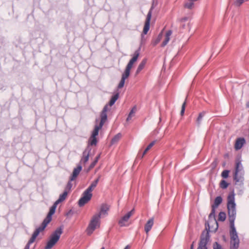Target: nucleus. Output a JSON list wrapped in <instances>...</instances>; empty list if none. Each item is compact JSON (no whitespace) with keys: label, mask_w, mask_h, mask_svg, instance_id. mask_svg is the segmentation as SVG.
I'll return each instance as SVG.
<instances>
[{"label":"nucleus","mask_w":249,"mask_h":249,"mask_svg":"<svg viewBox=\"0 0 249 249\" xmlns=\"http://www.w3.org/2000/svg\"><path fill=\"white\" fill-rule=\"evenodd\" d=\"M63 233V228L60 227L57 228L50 235L44 249H52L59 241Z\"/></svg>","instance_id":"7ed1b4c3"},{"label":"nucleus","mask_w":249,"mask_h":249,"mask_svg":"<svg viewBox=\"0 0 249 249\" xmlns=\"http://www.w3.org/2000/svg\"><path fill=\"white\" fill-rule=\"evenodd\" d=\"M169 40L170 38L165 37L164 40L162 42L161 44V47H164L165 45H166L168 43Z\"/></svg>","instance_id":"e433bc0d"},{"label":"nucleus","mask_w":249,"mask_h":249,"mask_svg":"<svg viewBox=\"0 0 249 249\" xmlns=\"http://www.w3.org/2000/svg\"><path fill=\"white\" fill-rule=\"evenodd\" d=\"M210 227L208 229L206 228V229L203 231L197 249H208L207 245L210 239Z\"/></svg>","instance_id":"39448f33"},{"label":"nucleus","mask_w":249,"mask_h":249,"mask_svg":"<svg viewBox=\"0 0 249 249\" xmlns=\"http://www.w3.org/2000/svg\"><path fill=\"white\" fill-rule=\"evenodd\" d=\"M226 218V214L225 212H221L218 214V220L220 221H224Z\"/></svg>","instance_id":"cd10ccee"},{"label":"nucleus","mask_w":249,"mask_h":249,"mask_svg":"<svg viewBox=\"0 0 249 249\" xmlns=\"http://www.w3.org/2000/svg\"><path fill=\"white\" fill-rule=\"evenodd\" d=\"M30 246V244H29V243H27L24 249H29Z\"/></svg>","instance_id":"37998d69"},{"label":"nucleus","mask_w":249,"mask_h":249,"mask_svg":"<svg viewBox=\"0 0 249 249\" xmlns=\"http://www.w3.org/2000/svg\"><path fill=\"white\" fill-rule=\"evenodd\" d=\"M141 42H142L141 43L142 44V39Z\"/></svg>","instance_id":"603ef678"},{"label":"nucleus","mask_w":249,"mask_h":249,"mask_svg":"<svg viewBox=\"0 0 249 249\" xmlns=\"http://www.w3.org/2000/svg\"><path fill=\"white\" fill-rule=\"evenodd\" d=\"M97 160H94L93 161H92L90 165L89 166V169H91L92 168H93L95 166V165L96 164V163H97Z\"/></svg>","instance_id":"4c0bfd02"},{"label":"nucleus","mask_w":249,"mask_h":249,"mask_svg":"<svg viewBox=\"0 0 249 249\" xmlns=\"http://www.w3.org/2000/svg\"><path fill=\"white\" fill-rule=\"evenodd\" d=\"M213 248V249H223L221 245L217 242L214 243Z\"/></svg>","instance_id":"f704fd0d"},{"label":"nucleus","mask_w":249,"mask_h":249,"mask_svg":"<svg viewBox=\"0 0 249 249\" xmlns=\"http://www.w3.org/2000/svg\"><path fill=\"white\" fill-rule=\"evenodd\" d=\"M46 227L43 226V225H41L40 226L38 227L36 229V230L34 231L31 238L29 239V240L28 242V243L29 244H31L33 243H34L36 238V237L38 235L39 233L43 231Z\"/></svg>","instance_id":"9b49d317"},{"label":"nucleus","mask_w":249,"mask_h":249,"mask_svg":"<svg viewBox=\"0 0 249 249\" xmlns=\"http://www.w3.org/2000/svg\"><path fill=\"white\" fill-rule=\"evenodd\" d=\"M82 167L80 164H79L76 168H74L72 174L70 177L71 180H74L77 177L80 172L82 170Z\"/></svg>","instance_id":"2eb2a0df"},{"label":"nucleus","mask_w":249,"mask_h":249,"mask_svg":"<svg viewBox=\"0 0 249 249\" xmlns=\"http://www.w3.org/2000/svg\"><path fill=\"white\" fill-rule=\"evenodd\" d=\"M229 171L228 170H224L221 174V176L224 178H227L229 176Z\"/></svg>","instance_id":"72a5a7b5"},{"label":"nucleus","mask_w":249,"mask_h":249,"mask_svg":"<svg viewBox=\"0 0 249 249\" xmlns=\"http://www.w3.org/2000/svg\"><path fill=\"white\" fill-rule=\"evenodd\" d=\"M141 49V46H140L139 48L135 51L132 58L129 60V62L126 65L124 71L125 72L130 74V70L133 66V64L137 60L138 58L140 55Z\"/></svg>","instance_id":"6e6552de"},{"label":"nucleus","mask_w":249,"mask_h":249,"mask_svg":"<svg viewBox=\"0 0 249 249\" xmlns=\"http://www.w3.org/2000/svg\"><path fill=\"white\" fill-rule=\"evenodd\" d=\"M146 59H143L142 61V62L139 65V66L137 68V69L136 71V73H135L136 75L138 74L144 68V67L146 64Z\"/></svg>","instance_id":"4be33fe9"},{"label":"nucleus","mask_w":249,"mask_h":249,"mask_svg":"<svg viewBox=\"0 0 249 249\" xmlns=\"http://www.w3.org/2000/svg\"><path fill=\"white\" fill-rule=\"evenodd\" d=\"M222 201V198L220 196H217L214 201V204L212 205V208H217Z\"/></svg>","instance_id":"5701e85b"},{"label":"nucleus","mask_w":249,"mask_h":249,"mask_svg":"<svg viewBox=\"0 0 249 249\" xmlns=\"http://www.w3.org/2000/svg\"><path fill=\"white\" fill-rule=\"evenodd\" d=\"M136 110H137L136 107L134 106L131 109L130 111L131 112V113H133V114H134L135 113V112L136 111Z\"/></svg>","instance_id":"79ce46f5"},{"label":"nucleus","mask_w":249,"mask_h":249,"mask_svg":"<svg viewBox=\"0 0 249 249\" xmlns=\"http://www.w3.org/2000/svg\"><path fill=\"white\" fill-rule=\"evenodd\" d=\"M194 242H193L192 243V244H191V247H190V249H194Z\"/></svg>","instance_id":"de8ad7c7"},{"label":"nucleus","mask_w":249,"mask_h":249,"mask_svg":"<svg viewBox=\"0 0 249 249\" xmlns=\"http://www.w3.org/2000/svg\"><path fill=\"white\" fill-rule=\"evenodd\" d=\"M162 37V35L161 34H160L157 38L154 41H152V44L153 46H156L157 44H158L160 41V39Z\"/></svg>","instance_id":"7c9ffc66"},{"label":"nucleus","mask_w":249,"mask_h":249,"mask_svg":"<svg viewBox=\"0 0 249 249\" xmlns=\"http://www.w3.org/2000/svg\"><path fill=\"white\" fill-rule=\"evenodd\" d=\"M215 208H212V211L209 215V219H211L213 218L214 219V221H215V222L216 224V228L214 230V231H216V230L218 229V223L215 219Z\"/></svg>","instance_id":"393cba45"},{"label":"nucleus","mask_w":249,"mask_h":249,"mask_svg":"<svg viewBox=\"0 0 249 249\" xmlns=\"http://www.w3.org/2000/svg\"><path fill=\"white\" fill-rule=\"evenodd\" d=\"M194 1H189L186 2L184 4V7L189 9H192L194 5Z\"/></svg>","instance_id":"c756f323"},{"label":"nucleus","mask_w":249,"mask_h":249,"mask_svg":"<svg viewBox=\"0 0 249 249\" xmlns=\"http://www.w3.org/2000/svg\"><path fill=\"white\" fill-rule=\"evenodd\" d=\"M97 143V140L95 137H90L89 140V142L88 146L96 145Z\"/></svg>","instance_id":"a878e982"},{"label":"nucleus","mask_w":249,"mask_h":249,"mask_svg":"<svg viewBox=\"0 0 249 249\" xmlns=\"http://www.w3.org/2000/svg\"><path fill=\"white\" fill-rule=\"evenodd\" d=\"M129 246H128V245H127V246H126L124 248V249H129Z\"/></svg>","instance_id":"09e8293b"},{"label":"nucleus","mask_w":249,"mask_h":249,"mask_svg":"<svg viewBox=\"0 0 249 249\" xmlns=\"http://www.w3.org/2000/svg\"><path fill=\"white\" fill-rule=\"evenodd\" d=\"M235 203L234 202V194L230 195L228 197L227 208L228 211V216L230 221L231 230L230 231V237L231 238H237L238 236L234 226V221L236 218V209Z\"/></svg>","instance_id":"f257e3e1"},{"label":"nucleus","mask_w":249,"mask_h":249,"mask_svg":"<svg viewBox=\"0 0 249 249\" xmlns=\"http://www.w3.org/2000/svg\"><path fill=\"white\" fill-rule=\"evenodd\" d=\"M122 135L120 133L116 134L111 140V144H114L117 143L120 139Z\"/></svg>","instance_id":"bb28decb"},{"label":"nucleus","mask_w":249,"mask_h":249,"mask_svg":"<svg viewBox=\"0 0 249 249\" xmlns=\"http://www.w3.org/2000/svg\"><path fill=\"white\" fill-rule=\"evenodd\" d=\"M239 245V239L231 238L230 241V249H238Z\"/></svg>","instance_id":"a211bd4d"},{"label":"nucleus","mask_w":249,"mask_h":249,"mask_svg":"<svg viewBox=\"0 0 249 249\" xmlns=\"http://www.w3.org/2000/svg\"><path fill=\"white\" fill-rule=\"evenodd\" d=\"M172 32L171 30H168L166 33V36H165V37H168V38H170V36L172 35Z\"/></svg>","instance_id":"a19ab883"},{"label":"nucleus","mask_w":249,"mask_h":249,"mask_svg":"<svg viewBox=\"0 0 249 249\" xmlns=\"http://www.w3.org/2000/svg\"><path fill=\"white\" fill-rule=\"evenodd\" d=\"M133 113H131V111H130L127 117V119H126V121H130V120H131V118L133 115Z\"/></svg>","instance_id":"ea45409f"},{"label":"nucleus","mask_w":249,"mask_h":249,"mask_svg":"<svg viewBox=\"0 0 249 249\" xmlns=\"http://www.w3.org/2000/svg\"><path fill=\"white\" fill-rule=\"evenodd\" d=\"M229 183L225 180H222L220 183V187L223 189H226Z\"/></svg>","instance_id":"2f4dec72"},{"label":"nucleus","mask_w":249,"mask_h":249,"mask_svg":"<svg viewBox=\"0 0 249 249\" xmlns=\"http://www.w3.org/2000/svg\"><path fill=\"white\" fill-rule=\"evenodd\" d=\"M247 107H249V104L247 105Z\"/></svg>","instance_id":"3c124183"},{"label":"nucleus","mask_w":249,"mask_h":249,"mask_svg":"<svg viewBox=\"0 0 249 249\" xmlns=\"http://www.w3.org/2000/svg\"><path fill=\"white\" fill-rule=\"evenodd\" d=\"M72 180H71V178H70V179L66 186L65 190H67L68 192H69L71 189V187L72 186V184L71 183V181Z\"/></svg>","instance_id":"473e14b6"},{"label":"nucleus","mask_w":249,"mask_h":249,"mask_svg":"<svg viewBox=\"0 0 249 249\" xmlns=\"http://www.w3.org/2000/svg\"><path fill=\"white\" fill-rule=\"evenodd\" d=\"M109 209V206L107 204H103L101 206L100 212L98 214H100V216L101 214H107Z\"/></svg>","instance_id":"aec40b11"},{"label":"nucleus","mask_w":249,"mask_h":249,"mask_svg":"<svg viewBox=\"0 0 249 249\" xmlns=\"http://www.w3.org/2000/svg\"><path fill=\"white\" fill-rule=\"evenodd\" d=\"M101 178V176L99 175L97 178H96L95 180H94L91 184L89 185L90 187H91L92 189H94L96 186L97 185V184L99 181V179Z\"/></svg>","instance_id":"c85d7f7f"},{"label":"nucleus","mask_w":249,"mask_h":249,"mask_svg":"<svg viewBox=\"0 0 249 249\" xmlns=\"http://www.w3.org/2000/svg\"><path fill=\"white\" fill-rule=\"evenodd\" d=\"M156 141H152L150 142L149 145L147 146L146 150H149L155 143Z\"/></svg>","instance_id":"58836bf2"},{"label":"nucleus","mask_w":249,"mask_h":249,"mask_svg":"<svg viewBox=\"0 0 249 249\" xmlns=\"http://www.w3.org/2000/svg\"><path fill=\"white\" fill-rule=\"evenodd\" d=\"M134 213V209H133L130 211L128 212L126 214H125L124 216H123L121 219L118 222V224L121 227L125 226V222H126L128 220L129 218L133 215Z\"/></svg>","instance_id":"f8f14e48"},{"label":"nucleus","mask_w":249,"mask_h":249,"mask_svg":"<svg viewBox=\"0 0 249 249\" xmlns=\"http://www.w3.org/2000/svg\"><path fill=\"white\" fill-rule=\"evenodd\" d=\"M153 9V7L152 6L147 15L146 18L145 20V22L144 23V27H143V31H142V38L143 36V34L146 35L149 30L150 20L151 18L152 12Z\"/></svg>","instance_id":"9d476101"},{"label":"nucleus","mask_w":249,"mask_h":249,"mask_svg":"<svg viewBox=\"0 0 249 249\" xmlns=\"http://www.w3.org/2000/svg\"><path fill=\"white\" fill-rule=\"evenodd\" d=\"M148 150H146V148H145V149L144 150V151L143 152V153H142V158L143 157V156L146 153V152L148 151Z\"/></svg>","instance_id":"c03bdc74"},{"label":"nucleus","mask_w":249,"mask_h":249,"mask_svg":"<svg viewBox=\"0 0 249 249\" xmlns=\"http://www.w3.org/2000/svg\"><path fill=\"white\" fill-rule=\"evenodd\" d=\"M206 111H203L198 114V116L196 119V122L198 126H199L201 124V121L202 120L203 117L206 114Z\"/></svg>","instance_id":"b1692460"},{"label":"nucleus","mask_w":249,"mask_h":249,"mask_svg":"<svg viewBox=\"0 0 249 249\" xmlns=\"http://www.w3.org/2000/svg\"><path fill=\"white\" fill-rule=\"evenodd\" d=\"M68 194L67 191L65 190L62 194L60 195L58 199L55 202L58 204L64 201L68 196Z\"/></svg>","instance_id":"412c9836"},{"label":"nucleus","mask_w":249,"mask_h":249,"mask_svg":"<svg viewBox=\"0 0 249 249\" xmlns=\"http://www.w3.org/2000/svg\"><path fill=\"white\" fill-rule=\"evenodd\" d=\"M91 148L89 146H87L86 149L83 152V157L81 159L80 162L86 163L89 159V153L91 151Z\"/></svg>","instance_id":"4468645a"},{"label":"nucleus","mask_w":249,"mask_h":249,"mask_svg":"<svg viewBox=\"0 0 249 249\" xmlns=\"http://www.w3.org/2000/svg\"><path fill=\"white\" fill-rule=\"evenodd\" d=\"M119 93H116V94H115L114 95H113L112 97H111V98L110 99V100L109 101V103L107 104H106L103 110L104 109V108L106 107V111L105 112H106V114L107 115V112L109 110H110V108L109 107H111L112 106H113L115 103L116 102V101L117 100V99H118L119 98Z\"/></svg>","instance_id":"ddd939ff"},{"label":"nucleus","mask_w":249,"mask_h":249,"mask_svg":"<svg viewBox=\"0 0 249 249\" xmlns=\"http://www.w3.org/2000/svg\"><path fill=\"white\" fill-rule=\"evenodd\" d=\"M100 214H94L86 229V232L88 235H91L95 231L97 227H99L100 225Z\"/></svg>","instance_id":"20e7f679"},{"label":"nucleus","mask_w":249,"mask_h":249,"mask_svg":"<svg viewBox=\"0 0 249 249\" xmlns=\"http://www.w3.org/2000/svg\"><path fill=\"white\" fill-rule=\"evenodd\" d=\"M129 75L130 74L124 71L122 74L121 80L118 86V89H121L124 86L125 79L128 77Z\"/></svg>","instance_id":"6ab92c4d"},{"label":"nucleus","mask_w":249,"mask_h":249,"mask_svg":"<svg viewBox=\"0 0 249 249\" xmlns=\"http://www.w3.org/2000/svg\"><path fill=\"white\" fill-rule=\"evenodd\" d=\"M93 190L91 187L89 186L83 193L82 196L78 201V205L80 207L83 206L88 203L91 198L92 194L91 193Z\"/></svg>","instance_id":"0eeeda50"},{"label":"nucleus","mask_w":249,"mask_h":249,"mask_svg":"<svg viewBox=\"0 0 249 249\" xmlns=\"http://www.w3.org/2000/svg\"><path fill=\"white\" fill-rule=\"evenodd\" d=\"M246 141L244 138H238L235 142L234 148L236 150L240 149L245 143Z\"/></svg>","instance_id":"dca6fc26"},{"label":"nucleus","mask_w":249,"mask_h":249,"mask_svg":"<svg viewBox=\"0 0 249 249\" xmlns=\"http://www.w3.org/2000/svg\"><path fill=\"white\" fill-rule=\"evenodd\" d=\"M244 171L241 162L239 160L236 161L233 177L235 184L242 186L244 181Z\"/></svg>","instance_id":"f03ea898"},{"label":"nucleus","mask_w":249,"mask_h":249,"mask_svg":"<svg viewBox=\"0 0 249 249\" xmlns=\"http://www.w3.org/2000/svg\"><path fill=\"white\" fill-rule=\"evenodd\" d=\"M186 101H185L183 104L182 105L181 107V109L180 111V115L181 116H183L184 113L185 109V106H186Z\"/></svg>","instance_id":"c9c22d12"},{"label":"nucleus","mask_w":249,"mask_h":249,"mask_svg":"<svg viewBox=\"0 0 249 249\" xmlns=\"http://www.w3.org/2000/svg\"><path fill=\"white\" fill-rule=\"evenodd\" d=\"M154 218L151 217L146 223V224L144 226V231H145V232L147 234H148V232L151 230V229L154 225Z\"/></svg>","instance_id":"f3484780"},{"label":"nucleus","mask_w":249,"mask_h":249,"mask_svg":"<svg viewBox=\"0 0 249 249\" xmlns=\"http://www.w3.org/2000/svg\"><path fill=\"white\" fill-rule=\"evenodd\" d=\"M101 249H105L104 247H102Z\"/></svg>","instance_id":"8fccbe9b"},{"label":"nucleus","mask_w":249,"mask_h":249,"mask_svg":"<svg viewBox=\"0 0 249 249\" xmlns=\"http://www.w3.org/2000/svg\"><path fill=\"white\" fill-rule=\"evenodd\" d=\"M148 150H146V148H145V149L144 150V151L143 152V153H142V158L143 157V156L146 153V152L148 151Z\"/></svg>","instance_id":"a18cd8bd"},{"label":"nucleus","mask_w":249,"mask_h":249,"mask_svg":"<svg viewBox=\"0 0 249 249\" xmlns=\"http://www.w3.org/2000/svg\"><path fill=\"white\" fill-rule=\"evenodd\" d=\"M106 107H106L104 108V109L102 110V111H101V114H100L101 121L99 123V124L96 125L95 126L94 130H93V131L92 132L91 137L96 138V136L98 135L99 130L102 128L104 124L107 121V116L106 114V112H105L107 110Z\"/></svg>","instance_id":"423d86ee"},{"label":"nucleus","mask_w":249,"mask_h":249,"mask_svg":"<svg viewBox=\"0 0 249 249\" xmlns=\"http://www.w3.org/2000/svg\"><path fill=\"white\" fill-rule=\"evenodd\" d=\"M57 205L58 204L54 202L53 206L50 208L49 213L41 224V225L45 227H46L47 225L51 221L52 215L54 213Z\"/></svg>","instance_id":"1a4fd4ad"},{"label":"nucleus","mask_w":249,"mask_h":249,"mask_svg":"<svg viewBox=\"0 0 249 249\" xmlns=\"http://www.w3.org/2000/svg\"><path fill=\"white\" fill-rule=\"evenodd\" d=\"M100 157V154H99L98 156H97L94 160H97V161H98L99 158Z\"/></svg>","instance_id":"49530a36"}]
</instances>
